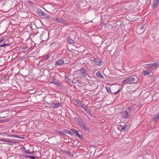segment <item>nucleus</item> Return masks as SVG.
<instances>
[{
	"label": "nucleus",
	"instance_id": "1",
	"mask_svg": "<svg viewBox=\"0 0 159 159\" xmlns=\"http://www.w3.org/2000/svg\"><path fill=\"white\" fill-rule=\"evenodd\" d=\"M135 80V77H130L123 81H122V83H125L126 84H130L132 82L134 81Z\"/></svg>",
	"mask_w": 159,
	"mask_h": 159
},
{
	"label": "nucleus",
	"instance_id": "2",
	"mask_svg": "<svg viewBox=\"0 0 159 159\" xmlns=\"http://www.w3.org/2000/svg\"><path fill=\"white\" fill-rule=\"evenodd\" d=\"M50 80L51 81L50 82L51 83L54 84L56 85L60 84V83L59 82V80L54 76L51 77V78Z\"/></svg>",
	"mask_w": 159,
	"mask_h": 159
},
{
	"label": "nucleus",
	"instance_id": "3",
	"mask_svg": "<svg viewBox=\"0 0 159 159\" xmlns=\"http://www.w3.org/2000/svg\"><path fill=\"white\" fill-rule=\"evenodd\" d=\"M20 16L22 18H26L29 16V13L24 11H20L19 13Z\"/></svg>",
	"mask_w": 159,
	"mask_h": 159
},
{
	"label": "nucleus",
	"instance_id": "4",
	"mask_svg": "<svg viewBox=\"0 0 159 159\" xmlns=\"http://www.w3.org/2000/svg\"><path fill=\"white\" fill-rule=\"evenodd\" d=\"M86 72V71L85 70L84 68L83 67L80 70L79 73L80 75L83 77H86L87 75Z\"/></svg>",
	"mask_w": 159,
	"mask_h": 159
},
{
	"label": "nucleus",
	"instance_id": "5",
	"mask_svg": "<svg viewBox=\"0 0 159 159\" xmlns=\"http://www.w3.org/2000/svg\"><path fill=\"white\" fill-rule=\"evenodd\" d=\"M148 65L149 66L153 69H157L158 67L159 66V62H157L154 63L153 64H149L147 65Z\"/></svg>",
	"mask_w": 159,
	"mask_h": 159
},
{
	"label": "nucleus",
	"instance_id": "6",
	"mask_svg": "<svg viewBox=\"0 0 159 159\" xmlns=\"http://www.w3.org/2000/svg\"><path fill=\"white\" fill-rule=\"evenodd\" d=\"M93 61L95 63V64H96L97 65L100 66L102 65L101 63L102 62V61L100 59L98 58H95L94 59Z\"/></svg>",
	"mask_w": 159,
	"mask_h": 159
},
{
	"label": "nucleus",
	"instance_id": "7",
	"mask_svg": "<svg viewBox=\"0 0 159 159\" xmlns=\"http://www.w3.org/2000/svg\"><path fill=\"white\" fill-rule=\"evenodd\" d=\"M61 104L60 102L52 103L51 104V107L53 108H57L60 106Z\"/></svg>",
	"mask_w": 159,
	"mask_h": 159
},
{
	"label": "nucleus",
	"instance_id": "8",
	"mask_svg": "<svg viewBox=\"0 0 159 159\" xmlns=\"http://www.w3.org/2000/svg\"><path fill=\"white\" fill-rule=\"evenodd\" d=\"M41 18H46L48 19L50 18V16L49 15L43 11L42 16H41Z\"/></svg>",
	"mask_w": 159,
	"mask_h": 159
},
{
	"label": "nucleus",
	"instance_id": "9",
	"mask_svg": "<svg viewBox=\"0 0 159 159\" xmlns=\"http://www.w3.org/2000/svg\"><path fill=\"white\" fill-rule=\"evenodd\" d=\"M71 130L75 134L76 136L80 138H81L82 137L79 134V132L78 130H76L75 129H71Z\"/></svg>",
	"mask_w": 159,
	"mask_h": 159
},
{
	"label": "nucleus",
	"instance_id": "10",
	"mask_svg": "<svg viewBox=\"0 0 159 159\" xmlns=\"http://www.w3.org/2000/svg\"><path fill=\"white\" fill-rule=\"evenodd\" d=\"M64 63V61L62 59H61L57 61L55 63V66L61 65L63 64Z\"/></svg>",
	"mask_w": 159,
	"mask_h": 159
},
{
	"label": "nucleus",
	"instance_id": "11",
	"mask_svg": "<svg viewBox=\"0 0 159 159\" xmlns=\"http://www.w3.org/2000/svg\"><path fill=\"white\" fill-rule=\"evenodd\" d=\"M55 21L56 22L60 23L61 24H65L66 22V21L64 20L63 19L61 18H57L55 19Z\"/></svg>",
	"mask_w": 159,
	"mask_h": 159
},
{
	"label": "nucleus",
	"instance_id": "12",
	"mask_svg": "<svg viewBox=\"0 0 159 159\" xmlns=\"http://www.w3.org/2000/svg\"><path fill=\"white\" fill-rule=\"evenodd\" d=\"M127 126L126 125H125L124 126H122L121 125H118L117 128L118 129L120 130H123L125 131V129L127 128Z\"/></svg>",
	"mask_w": 159,
	"mask_h": 159
},
{
	"label": "nucleus",
	"instance_id": "13",
	"mask_svg": "<svg viewBox=\"0 0 159 159\" xmlns=\"http://www.w3.org/2000/svg\"><path fill=\"white\" fill-rule=\"evenodd\" d=\"M0 140L2 141L10 143H15L16 142V141H12L10 139H2Z\"/></svg>",
	"mask_w": 159,
	"mask_h": 159
},
{
	"label": "nucleus",
	"instance_id": "14",
	"mask_svg": "<svg viewBox=\"0 0 159 159\" xmlns=\"http://www.w3.org/2000/svg\"><path fill=\"white\" fill-rule=\"evenodd\" d=\"M128 110L130 112H133L135 110V108L133 106L131 105L128 108Z\"/></svg>",
	"mask_w": 159,
	"mask_h": 159
},
{
	"label": "nucleus",
	"instance_id": "15",
	"mask_svg": "<svg viewBox=\"0 0 159 159\" xmlns=\"http://www.w3.org/2000/svg\"><path fill=\"white\" fill-rule=\"evenodd\" d=\"M129 116V113L127 111H124V114L123 115L122 117L124 119H127Z\"/></svg>",
	"mask_w": 159,
	"mask_h": 159
},
{
	"label": "nucleus",
	"instance_id": "16",
	"mask_svg": "<svg viewBox=\"0 0 159 159\" xmlns=\"http://www.w3.org/2000/svg\"><path fill=\"white\" fill-rule=\"evenodd\" d=\"M147 25L146 24H143L141 27L140 30L142 31V33H143L146 30Z\"/></svg>",
	"mask_w": 159,
	"mask_h": 159
},
{
	"label": "nucleus",
	"instance_id": "17",
	"mask_svg": "<svg viewBox=\"0 0 159 159\" xmlns=\"http://www.w3.org/2000/svg\"><path fill=\"white\" fill-rule=\"evenodd\" d=\"M76 102L78 105L81 108L83 107V106H84L85 104L82 103V102H80V101L79 100H76Z\"/></svg>",
	"mask_w": 159,
	"mask_h": 159
},
{
	"label": "nucleus",
	"instance_id": "18",
	"mask_svg": "<svg viewBox=\"0 0 159 159\" xmlns=\"http://www.w3.org/2000/svg\"><path fill=\"white\" fill-rule=\"evenodd\" d=\"M152 72L151 70H146L144 71V75L145 76L150 74Z\"/></svg>",
	"mask_w": 159,
	"mask_h": 159
},
{
	"label": "nucleus",
	"instance_id": "19",
	"mask_svg": "<svg viewBox=\"0 0 159 159\" xmlns=\"http://www.w3.org/2000/svg\"><path fill=\"white\" fill-rule=\"evenodd\" d=\"M96 75L97 77H99L101 78H103V76L101 74V73L99 72H98L97 73H96Z\"/></svg>",
	"mask_w": 159,
	"mask_h": 159
},
{
	"label": "nucleus",
	"instance_id": "20",
	"mask_svg": "<svg viewBox=\"0 0 159 159\" xmlns=\"http://www.w3.org/2000/svg\"><path fill=\"white\" fill-rule=\"evenodd\" d=\"M66 41L70 44L73 43L74 42V40L71 39L70 37H68L67 39V40H66Z\"/></svg>",
	"mask_w": 159,
	"mask_h": 159
},
{
	"label": "nucleus",
	"instance_id": "21",
	"mask_svg": "<svg viewBox=\"0 0 159 159\" xmlns=\"http://www.w3.org/2000/svg\"><path fill=\"white\" fill-rule=\"evenodd\" d=\"M78 125L81 127L82 125L84 124L83 123V121L81 119H80V120H79L77 122Z\"/></svg>",
	"mask_w": 159,
	"mask_h": 159
},
{
	"label": "nucleus",
	"instance_id": "22",
	"mask_svg": "<svg viewBox=\"0 0 159 159\" xmlns=\"http://www.w3.org/2000/svg\"><path fill=\"white\" fill-rule=\"evenodd\" d=\"M81 127H82L83 129L85 131L88 132L89 131V128L87 126L85 125L84 124H83L81 126Z\"/></svg>",
	"mask_w": 159,
	"mask_h": 159
},
{
	"label": "nucleus",
	"instance_id": "23",
	"mask_svg": "<svg viewBox=\"0 0 159 159\" xmlns=\"http://www.w3.org/2000/svg\"><path fill=\"white\" fill-rule=\"evenodd\" d=\"M64 132L65 133H66V134H68L70 135H72L73 134L69 130H66V129H64L63 130Z\"/></svg>",
	"mask_w": 159,
	"mask_h": 159
},
{
	"label": "nucleus",
	"instance_id": "24",
	"mask_svg": "<svg viewBox=\"0 0 159 159\" xmlns=\"http://www.w3.org/2000/svg\"><path fill=\"white\" fill-rule=\"evenodd\" d=\"M158 2L156 0H153L152 2L153 7H156Z\"/></svg>",
	"mask_w": 159,
	"mask_h": 159
},
{
	"label": "nucleus",
	"instance_id": "25",
	"mask_svg": "<svg viewBox=\"0 0 159 159\" xmlns=\"http://www.w3.org/2000/svg\"><path fill=\"white\" fill-rule=\"evenodd\" d=\"M42 11H37V14L39 16V17L40 18L41 16H42Z\"/></svg>",
	"mask_w": 159,
	"mask_h": 159
},
{
	"label": "nucleus",
	"instance_id": "26",
	"mask_svg": "<svg viewBox=\"0 0 159 159\" xmlns=\"http://www.w3.org/2000/svg\"><path fill=\"white\" fill-rule=\"evenodd\" d=\"M50 55H49V54L48 53L47 55L44 56V58L46 60H48L50 57Z\"/></svg>",
	"mask_w": 159,
	"mask_h": 159
},
{
	"label": "nucleus",
	"instance_id": "27",
	"mask_svg": "<svg viewBox=\"0 0 159 159\" xmlns=\"http://www.w3.org/2000/svg\"><path fill=\"white\" fill-rule=\"evenodd\" d=\"M159 117V115H158V114L157 115H156V117H155L154 118H153L154 121L155 122H156L157 121V119H158Z\"/></svg>",
	"mask_w": 159,
	"mask_h": 159
},
{
	"label": "nucleus",
	"instance_id": "28",
	"mask_svg": "<svg viewBox=\"0 0 159 159\" xmlns=\"http://www.w3.org/2000/svg\"><path fill=\"white\" fill-rule=\"evenodd\" d=\"M11 44L10 43H4L0 45V47H4L5 46L10 45Z\"/></svg>",
	"mask_w": 159,
	"mask_h": 159
},
{
	"label": "nucleus",
	"instance_id": "29",
	"mask_svg": "<svg viewBox=\"0 0 159 159\" xmlns=\"http://www.w3.org/2000/svg\"><path fill=\"white\" fill-rule=\"evenodd\" d=\"M106 89L108 93H111V91L110 88L108 87H106Z\"/></svg>",
	"mask_w": 159,
	"mask_h": 159
},
{
	"label": "nucleus",
	"instance_id": "30",
	"mask_svg": "<svg viewBox=\"0 0 159 159\" xmlns=\"http://www.w3.org/2000/svg\"><path fill=\"white\" fill-rule=\"evenodd\" d=\"M24 151H25V153H27L30 154V152L29 151V150H26L25 149V147H24Z\"/></svg>",
	"mask_w": 159,
	"mask_h": 159
},
{
	"label": "nucleus",
	"instance_id": "31",
	"mask_svg": "<svg viewBox=\"0 0 159 159\" xmlns=\"http://www.w3.org/2000/svg\"><path fill=\"white\" fill-rule=\"evenodd\" d=\"M14 137H15V138H20V139H21V138L24 139V137H20L19 136H18V135H14Z\"/></svg>",
	"mask_w": 159,
	"mask_h": 159
},
{
	"label": "nucleus",
	"instance_id": "32",
	"mask_svg": "<svg viewBox=\"0 0 159 159\" xmlns=\"http://www.w3.org/2000/svg\"><path fill=\"white\" fill-rule=\"evenodd\" d=\"M80 119H79L77 117H75L74 118V120L76 122H77L78 121H79V120H80Z\"/></svg>",
	"mask_w": 159,
	"mask_h": 159
},
{
	"label": "nucleus",
	"instance_id": "33",
	"mask_svg": "<svg viewBox=\"0 0 159 159\" xmlns=\"http://www.w3.org/2000/svg\"><path fill=\"white\" fill-rule=\"evenodd\" d=\"M59 133L62 135H65V134H64V131H59Z\"/></svg>",
	"mask_w": 159,
	"mask_h": 159
},
{
	"label": "nucleus",
	"instance_id": "34",
	"mask_svg": "<svg viewBox=\"0 0 159 159\" xmlns=\"http://www.w3.org/2000/svg\"><path fill=\"white\" fill-rule=\"evenodd\" d=\"M6 135L7 136H9V137H14V134H6Z\"/></svg>",
	"mask_w": 159,
	"mask_h": 159
},
{
	"label": "nucleus",
	"instance_id": "35",
	"mask_svg": "<svg viewBox=\"0 0 159 159\" xmlns=\"http://www.w3.org/2000/svg\"><path fill=\"white\" fill-rule=\"evenodd\" d=\"M87 107L85 105H84L83 107H83L82 108L85 111L87 109Z\"/></svg>",
	"mask_w": 159,
	"mask_h": 159
},
{
	"label": "nucleus",
	"instance_id": "36",
	"mask_svg": "<svg viewBox=\"0 0 159 159\" xmlns=\"http://www.w3.org/2000/svg\"><path fill=\"white\" fill-rule=\"evenodd\" d=\"M64 153L65 154L67 155L70 153L68 151H65L64 152Z\"/></svg>",
	"mask_w": 159,
	"mask_h": 159
},
{
	"label": "nucleus",
	"instance_id": "37",
	"mask_svg": "<svg viewBox=\"0 0 159 159\" xmlns=\"http://www.w3.org/2000/svg\"><path fill=\"white\" fill-rule=\"evenodd\" d=\"M85 111L86 112L87 114H89L90 113V112L89 110H88V109H86V110H85Z\"/></svg>",
	"mask_w": 159,
	"mask_h": 159
},
{
	"label": "nucleus",
	"instance_id": "38",
	"mask_svg": "<svg viewBox=\"0 0 159 159\" xmlns=\"http://www.w3.org/2000/svg\"><path fill=\"white\" fill-rule=\"evenodd\" d=\"M4 40V38H2L0 39V42L3 41Z\"/></svg>",
	"mask_w": 159,
	"mask_h": 159
},
{
	"label": "nucleus",
	"instance_id": "39",
	"mask_svg": "<svg viewBox=\"0 0 159 159\" xmlns=\"http://www.w3.org/2000/svg\"><path fill=\"white\" fill-rule=\"evenodd\" d=\"M89 116L91 118H92L93 116L92 114L90 112L89 114H88Z\"/></svg>",
	"mask_w": 159,
	"mask_h": 159
},
{
	"label": "nucleus",
	"instance_id": "40",
	"mask_svg": "<svg viewBox=\"0 0 159 159\" xmlns=\"http://www.w3.org/2000/svg\"><path fill=\"white\" fill-rule=\"evenodd\" d=\"M119 91H120V89H119L118 90V91H116V92H114V94H117L119 92Z\"/></svg>",
	"mask_w": 159,
	"mask_h": 159
},
{
	"label": "nucleus",
	"instance_id": "41",
	"mask_svg": "<svg viewBox=\"0 0 159 159\" xmlns=\"http://www.w3.org/2000/svg\"><path fill=\"white\" fill-rule=\"evenodd\" d=\"M25 156L26 157H28V158H30L31 159V157H32V156H28V155H26Z\"/></svg>",
	"mask_w": 159,
	"mask_h": 159
},
{
	"label": "nucleus",
	"instance_id": "42",
	"mask_svg": "<svg viewBox=\"0 0 159 159\" xmlns=\"http://www.w3.org/2000/svg\"><path fill=\"white\" fill-rule=\"evenodd\" d=\"M59 13H61L62 15L63 16L64 14V12L62 11H61Z\"/></svg>",
	"mask_w": 159,
	"mask_h": 159
},
{
	"label": "nucleus",
	"instance_id": "43",
	"mask_svg": "<svg viewBox=\"0 0 159 159\" xmlns=\"http://www.w3.org/2000/svg\"><path fill=\"white\" fill-rule=\"evenodd\" d=\"M34 151H33L32 152H30V154H34Z\"/></svg>",
	"mask_w": 159,
	"mask_h": 159
},
{
	"label": "nucleus",
	"instance_id": "44",
	"mask_svg": "<svg viewBox=\"0 0 159 159\" xmlns=\"http://www.w3.org/2000/svg\"><path fill=\"white\" fill-rule=\"evenodd\" d=\"M36 158V157L34 156H32L31 157V158L32 159H35Z\"/></svg>",
	"mask_w": 159,
	"mask_h": 159
},
{
	"label": "nucleus",
	"instance_id": "45",
	"mask_svg": "<svg viewBox=\"0 0 159 159\" xmlns=\"http://www.w3.org/2000/svg\"><path fill=\"white\" fill-rule=\"evenodd\" d=\"M66 78L67 79H68V80L70 81H71V79H69L68 78H67V77H66Z\"/></svg>",
	"mask_w": 159,
	"mask_h": 159
},
{
	"label": "nucleus",
	"instance_id": "46",
	"mask_svg": "<svg viewBox=\"0 0 159 159\" xmlns=\"http://www.w3.org/2000/svg\"><path fill=\"white\" fill-rule=\"evenodd\" d=\"M77 81H78V82L79 83H81V81H79V80H77Z\"/></svg>",
	"mask_w": 159,
	"mask_h": 159
},
{
	"label": "nucleus",
	"instance_id": "47",
	"mask_svg": "<svg viewBox=\"0 0 159 159\" xmlns=\"http://www.w3.org/2000/svg\"><path fill=\"white\" fill-rule=\"evenodd\" d=\"M72 83H73V84H74L75 83V82H74L73 81H72Z\"/></svg>",
	"mask_w": 159,
	"mask_h": 159
},
{
	"label": "nucleus",
	"instance_id": "48",
	"mask_svg": "<svg viewBox=\"0 0 159 159\" xmlns=\"http://www.w3.org/2000/svg\"><path fill=\"white\" fill-rule=\"evenodd\" d=\"M16 7H19V6H17ZM16 9L17 10V7H16Z\"/></svg>",
	"mask_w": 159,
	"mask_h": 159
},
{
	"label": "nucleus",
	"instance_id": "49",
	"mask_svg": "<svg viewBox=\"0 0 159 159\" xmlns=\"http://www.w3.org/2000/svg\"><path fill=\"white\" fill-rule=\"evenodd\" d=\"M158 2H159V0H156Z\"/></svg>",
	"mask_w": 159,
	"mask_h": 159
},
{
	"label": "nucleus",
	"instance_id": "50",
	"mask_svg": "<svg viewBox=\"0 0 159 159\" xmlns=\"http://www.w3.org/2000/svg\"><path fill=\"white\" fill-rule=\"evenodd\" d=\"M25 49L27 48V47H25V48H24Z\"/></svg>",
	"mask_w": 159,
	"mask_h": 159
},
{
	"label": "nucleus",
	"instance_id": "51",
	"mask_svg": "<svg viewBox=\"0 0 159 159\" xmlns=\"http://www.w3.org/2000/svg\"><path fill=\"white\" fill-rule=\"evenodd\" d=\"M125 10H126V9H125Z\"/></svg>",
	"mask_w": 159,
	"mask_h": 159
}]
</instances>
